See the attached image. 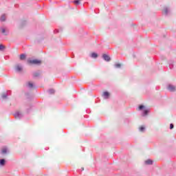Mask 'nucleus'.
Returning <instances> with one entry per match:
<instances>
[{"instance_id": "a211bd4d", "label": "nucleus", "mask_w": 176, "mask_h": 176, "mask_svg": "<svg viewBox=\"0 0 176 176\" xmlns=\"http://www.w3.org/2000/svg\"><path fill=\"white\" fill-rule=\"evenodd\" d=\"M6 152H8V149H6V148L2 149V153H6Z\"/></svg>"}, {"instance_id": "0eeeda50", "label": "nucleus", "mask_w": 176, "mask_h": 176, "mask_svg": "<svg viewBox=\"0 0 176 176\" xmlns=\"http://www.w3.org/2000/svg\"><path fill=\"white\" fill-rule=\"evenodd\" d=\"M5 20H6V15H5V14L1 15V16L0 18V21H5Z\"/></svg>"}, {"instance_id": "423d86ee", "label": "nucleus", "mask_w": 176, "mask_h": 176, "mask_svg": "<svg viewBox=\"0 0 176 176\" xmlns=\"http://www.w3.org/2000/svg\"><path fill=\"white\" fill-rule=\"evenodd\" d=\"M91 56L92 57V58H97L98 57V54H97V53L93 52V53L91 54Z\"/></svg>"}, {"instance_id": "aec40b11", "label": "nucleus", "mask_w": 176, "mask_h": 176, "mask_svg": "<svg viewBox=\"0 0 176 176\" xmlns=\"http://www.w3.org/2000/svg\"><path fill=\"white\" fill-rule=\"evenodd\" d=\"M148 112H149V110L145 109V110L144 111V115H148Z\"/></svg>"}, {"instance_id": "4be33fe9", "label": "nucleus", "mask_w": 176, "mask_h": 176, "mask_svg": "<svg viewBox=\"0 0 176 176\" xmlns=\"http://www.w3.org/2000/svg\"><path fill=\"white\" fill-rule=\"evenodd\" d=\"M5 49V46L0 45V50H3Z\"/></svg>"}, {"instance_id": "20e7f679", "label": "nucleus", "mask_w": 176, "mask_h": 176, "mask_svg": "<svg viewBox=\"0 0 176 176\" xmlns=\"http://www.w3.org/2000/svg\"><path fill=\"white\" fill-rule=\"evenodd\" d=\"M16 71H17V72H21V71H23V67H21V66L17 65L15 67Z\"/></svg>"}, {"instance_id": "393cba45", "label": "nucleus", "mask_w": 176, "mask_h": 176, "mask_svg": "<svg viewBox=\"0 0 176 176\" xmlns=\"http://www.w3.org/2000/svg\"><path fill=\"white\" fill-rule=\"evenodd\" d=\"M82 171L85 170V168H82Z\"/></svg>"}, {"instance_id": "9b49d317", "label": "nucleus", "mask_w": 176, "mask_h": 176, "mask_svg": "<svg viewBox=\"0 0 176 176\" xmlns=\"http://www.w3.org/2000/svg\"><path fill=\"white\" fill-rule=\"evenodd\" d=\"M2 34H4V35H6V30L5 28H1L0 29Z\"/></svg>"}, {"instance_id": "6ab92c4d", "label": "nucleus", "mask_w": 176, "mask_h": 176, "mask_svg": "<svg viewBox=\"0 0 176 176\" xmlns=\"http://www.w3.org/2000/svg\"><path fill=\"white\" fill-rule=\"evenodd\" d=\"M15 118H20V113H16Z\"/></svg>"}, {"instance_id": "1a4fd4ad", "label": "nucleus", "mask_w": 176, "mask_h": 176, "mask_svg": "<svg viewBox=\"0 0 176 176\" xmlns=\"http://www.w3.org/2000/svg\"><path fill=\"white\" fill-rule=\"evenodd\" d=\"M19 58L20 60H25V54H21Z\"/></svg>"}, {"instance_id": "dca6fc26", "label": "nucleus", "mask_w": 176, "mask_h": 176, "mask_svg": "<svg viewBox=\"0 0 176 176\" xmlns=\"http://www.w3.org/2000/svg\"><path fill=\"white\" fill-rule=\"evenodd\" d=\"M116 68H120L122 67V65L120 63H118L116 65Z\"/></svg>"}, {"instance_id": "4468645a", "label": "nucleus", "mask_w": 176, "mask_h": 176, "mask_svg": "<svg viewBox=\"0 0 176 176\" xmlns=\"http://www.w3.org/2000/svg\"><path fill=\"white\" fill-rule=\"evenodd\" d=\"M2 98H6L8 97V95H6L5 93L2 94L1 95Z\"/></svg>"}, {"instance_id": "ddd939ff", "label": "nucleus", "mask_w": 176, "mask_h": 176, "mask_svg": "<svg viewBox=\"0 0 176 176\" xmlns=\"http://www.w3.org/2000/svg\"><path fill=\"white\" fill-rule=\"evenodd\" d=\"M139 130H140V131H144V130H145V127L144 126H140L139 128Z\"/></svg>"}, {"instance_id": "412c9836", "label": "nucleus", "mask_w": 176, "mask_h": 176, "mask_svg": "<svg viewBox=\"0 0 176 176\" xmlns=\"http://www.w3.org/2000/svg\"><path fill=\"white\" fill-rule=\"evenodd\" d=\"M74 3H76V5H79L80 3V1H79L78 0H76L74 1Z\"/></svg>"}, {"instance_id": "f257e3e1", "label": "nucleus", "mask_w": 176, "mask_h": 176, "mask_svg": "<svg viewBox=\"0 0 176 176\" xmlns=\"http://www.w3.org/2000/svg\"><path fill=\"white\" fill-rule=\"evenodd\" d=\"M28 63L30 65H41V64H42V60L38 59L28 60Z\"/></svg>"}, {"instance_id": "f03ea898", "label": "nucleus", "mask_w": 176, "mask_h": 176, "mask_svg": "<svg viewBox=\"0 0 176 176\" xmlns=\"http://www.w3.org/2000/svg\"><path fill=\"white\" fill-rule=\"evenodd\" d=\"M168 89L169 90V91H175V86L169 85L168 86Z\"/></svg>"}, {"instance_id": "9d476101", "label": "nucleus", "mask_w": 176, "mask_h": 176, "mask_svg": "<svg viewBox=\"0 0 176 176\" xmlns=\"http://www.w3.org/2000/svg\"><path fill=\"white\" fill-rule=\"evenodd\" d=\"M0 164L1 166H5V160H0Z\"/></svg>"}, {"instance_id": "6e6552de", "label": "nucleus", "mask_w": 176, "mask_h": 176, "mask_svg": "<svg viewBox=\"0 0 176 176\" xmlns=\"http://www.w3.org/2000/svg\"><path fill=\"white\" fill-rule=\"evenodd\" d=\"M146 164H153V161L151 160H147L146 162H145Z\"/></svg>"}, {"instance_id": "39448f33", "label": "nucleus", "mask_w": 176, "mask_h": 176, "mask_svg": "<svg viewBox=\"0 0 176 176\" xmlns=\"http://www.w3.org/2000/svg\"><path fill=\"white\" fill-rule=\"evenodd\" d=\"M102 96L104 97V98H108L109 97V92L104 91L103 92Z\"/></svg>"}, {"instance_id": "b1692460", "label": "nucleus", "mask_w": 176, "mask_h": 176, "mask_svg": "<svg viewBox=\"0 0 176 176\" xmlns=\"http://www.w3.org/2000/svg\"><path fill=\"white\" fill-rule=\"evenodd\" d=\"M34 76L36 78V76H39V73H34Z\"/></svg>"}, {"instance_id": "7ed1b4c3", "label": "nucleus", "mask_w": 176, "mask_h": 176, "mask_svg": "<svg viewBox=\"0 0 176 176\" xmlns=\"http://www.w3.org/2000/svg\"><path fill=\"white\" fill-rule=\"evenodd\" d=\"M102 57L104 60H105V61H111V58L109 57V56L107 54H103Z\"/></svg>"}, {"instance_id": "2eb2a0df", "label": "nucleus", "mask_w": 176, "mask_h": 176, "mask_svg": "<svg viewBox=\"0 0 176 176\" xmlns=\"http://www.w3.org/2000/svg\"><path fill=\"white\" fill-rule=\"evenodd\" d=\"M50 94H54V89H50L49 91Z\"/></svg>"}, {"instance_id": "f8f14e48", "label": "nucleus", "mask_w": 176, "mask_h": 176, "mask_svg": "<svg viewBox=\"0 0 176 176\" xmlns=\"http://www.w3.org/2000/svg\"><path fill=\"white\" fill-rule=\"evenodd\" d=\"M144 108H145V106L140 105V106H139L138 109H139V111H141V109H144Z\"/></svg>"}, {"instance_id": "f3484780", "label": "nucleus", "mask_w": 176, "mask_h": 176, "mask_svg": "<svg viewBox=\"0 0 176 176\" xmlns=\"http://www.w3.org/2000/svg\"><path fill=\"white\" fill-rule=\"evenodd\" d=\"M29 87H34V84L32 82H28Z\"/></svg>"}, {"instance_id": "5701e85b", "label": "nucleus", "mask_w": 176, "mask_h": 176, "mask_svg": "<svg viewBox=\"0 0 176 176\" xmlns=\"http://www.w3.org/2000/svg\"><path fill=\"white\" fill-rule=\"evenodd\" d=\"M170 130H173V129H174V124H170Z\"/></svg>"}]
</instances>
